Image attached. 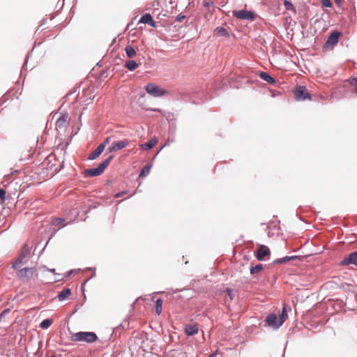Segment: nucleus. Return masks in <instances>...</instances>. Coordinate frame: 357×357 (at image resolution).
Wrapping results in <instances>:
<instances>
[{
    "instance_id": "nucleus-51",
    "label": "nucleus",
    "mask_w": 357,
    "mask_h": 357,
    "mask_svg": "<svg viewBox=\"0 0 357 357\" xmlns=\"http://www.w3.org/2000/svg\"><path fill=\"white\" fill-rule=\"evenodd\" d=\"M156 4L158 5V1H153V6H156Z\"/></svg>"
},
{
    "instance_id": "nucleus-15",
    "label": "nucleus",
    "mask_w": 357,
    "mask_h": 357,
    "mask_svg": "<svg viewBox=\"0 0 357 357\" xmlns=\"http://www.w3.org/2000/svg\"><path fill=\"white\" fill-rule=\"evenodd\" d=\"M184 331L188 336H193L199 331L198 326L197 324L185 325Z\"/></svg>"
},
{
    "instance_id": "nucleus-40",
    "label": "nucleus",
    "mask_w": 357,
    "mask_h": 357,
    "mask_svg": "<svg viewBox=\"0 0 357 357\" xmlns=\"http://www.w3.org/2000/svg\"><path fill=\"white\" fill-rule=\"evenodd\" d=\"M64 219L61 218H54L50 223H63Z\"/></svg>"
},
{
    "instance_id": "nucleus-4",
    "label": "nucleus",
    "mask_w": 357,
    "mask_h": 357,
    "mask_svg": "<svg viewBox=\"0 0 357 357\" xmlns=\"http://www.w3.org/2000/svg\"><path fill=\"white\" fill-rule=\"evenodd\" d=\"M30 250L31 248L29 245L24 243L21 248L19 256L16 259L15 261L12 264L13 269L16 271L19 269L20 265L26 263V260H25V259L29 255Z\"/></svg>"
},
{
    "instance_id": "nucleus-7",
    "label": "nucleus",
    "mask_w": 357,
    "mask_h": 357,
    "mask_svg": "<svg viewBox=\"0 0 357 357\" xmlns=\"http://www.w3.org/2000/svg\"><path fill=\"white\" fill-rule=\"evenodd\" d=\"M294 96L297 101H305L312 99L310 93L307 91L305 86H296Z\"/></svg>"
},
{
    "instance_id": "nucleus-55",
    "label": "nucleus",
    "mask_w": 357,
    "mask_h": 357,
    "mask_svg": "<svg viewBox=\"0 0 357 357\" xmlns=\"http://www.w3.org/2000/svg\"><path fill=\"white\" fill-rule=\"evenodd\" d=\"M45 21H46V20H45V19H43V22L41 23V24H40V25L44 24L45 23Z\"/></svg>"
},
{
    "instance_id": "nucleus-14",
    "label": "nucleus",
    "mask_w": 357,
    "mask_h": 357,
    "mask_svg": "<svg viewBox=\"0 0 357 357\" xmlns=\"http://www.w3.org/2000/svg\"><path fill=\"white\" fill-rule=\"evenodd\" d=\"M158 142V140L156 137H152L146 143L142 144L140 145V148L145 151L151 150L155 146Z\"/></svg>"
},
{
    "instance_id": "nucleus-32",
    "label": "nucleus",
    "mask_w": 357,
    "mask_h": 357,
    "mask_svg": "<svg viewBox=\"0 0 357 357\" xmlns=\"http://www.w3.org/2000/svg\"><path fill=\"white\" fill-rule=\"evenodd\" d=\"M321 6L325 8H331L333 6L331 0H321Z\"/></svg>"
},
{
    "instance_id": "nucleus-39",
    "label": "nucleus",
    "mask_w": 357,
    "mask_h": 357,
    "mask_svg": "<svg viewBox=\"0 0 357 357\" xmlns=\"http://www.w3.org/2000/svg\"><path fill=\"white\" fill-rule=\"evenodd\" d=\"M225 292L227 294V295L230 298L231 300L233 299V290L230 288H227L226 290H225Z\"/></svg>"
},
{
    "instance_id": "nucleus-57",
    "label": "nucleus",
    "mask_w": 357,
    "mask_h": 357,
    "mask_svg": "<svg viewBox=\"0 0 357 357\" xmlns=\"http://www.w3.org/2000/svg\"><path fill=\"white\" fill-rule=\"evenodd\" d=\"M42 222H43L42 221L39 222V221L37 220L34 223L38 224V223H42Z\"/></svg>"
},
{
    "instance_id": "nucleus-54",
    "label": "nucleus",
    "mask_w": 357,
    "mask_h": 357,
    "mask_svg": "<svg viewBox=\"0 0 357 357\" xmlns=\"http://www.w3.org/2000/svg\"><path fill=\"white\" fill-rule=\"evenodd\" d=\"M55 233H56V231H54L52 234H51L50 237V238H49V239H48L49 241H50V239L51 238H52V237L54 236Z\"/></svg>"
},
{
    "instance_id": "nucleus-11",
    "label": "nucleus",
    "mask_w": 357,
    "mask_h": 357,
    "mask_svg": "<svg viewBox=\"0 0 357 357\" xmlns=\"http://www.w3.org/2000/svg\"><path fill=\"white\" fill-rule=\"evenodd\" d=\"M266 325L273 328L275 330L278 329L282 324H280V321L277 317V314L271 312L269 313L266 317Z\"/></svg>"
},
{
    "instance_id": "nucleus-61",
    "label": "nucleus",
    "mask_w": 357,
    "mask_h": 357,
    "mask_svg": "<svg viewBox=\"0 0 357 357\" xmlns=\"http://www.w3.org/2000/svg\"><path fill=\"white\" fill-rule=\"evenodd\" d=\"M50 357H57L56 355H52Z\"/></svg>"
},
{
    "instance_id": "nucleus-33",
    "label": "nucleus",
    "mask_w": 357,
    "mask_h": 357,
    "mask_svg": "<svg viewBox=\"0 0 357 357\" xmlns=\"http://www.w3.org/2000/svg\"><path fill=\"white\" fill-rule=\"evenodd\" d=\"M129 321L128 319H124L123 321L119 324V327L125 330L129 328Z\"/></svg>"
},
{
    "instance_id": "nucleus-3",
    "label": "nucleus",
    "mask_w": 357,
    "mask_h": 357,
    "mask_svg": "<svg viewBox=\"0 0 357 357\" xmlns=\"http://www.w3.org/2000/svg\"><path fill=\"white\" fill-rule=\"evenodd\" d=\"M72 340L76 342L93 343L98 340V336L94 332L79 331L72 335Z\"/></svg>"
},
{
    "instance_id": "nucleus-9",
    "label": "nucleus",
    "mask_w": 357,
    "mask_h": 357,
    "mask_svg": "<svg viewBox=\"0 0 357 357\" xmlns=\"http://www.w3.org/2000/svg\"><path fill=\"white\" fill-rule=\"evenodd\" d=\"M130 144V141L127 139L123 140L113 142L112 144L107 148V153H112L117 151H120Z\"/></svg>"
},
{
    "instance_id": "nucleus-56",
    "label": "nucleus",
    "mask_w": 357,
    "mask_h": 357,
    "mask_svg": "<svg viewBox=\"0 0 357 357\" xmlns=\"http://www.w3.org/2000/svg\"><path fill=\"white\" fill-rule=\"evenodd\" d=\"M303 222H304L305 224H307V223H311L310 222L307 221V220H305V221L303 220Z\"/></svg>"
},
{
    "instance_id": "nucleus-53",
    "label": "nucleus",
    "mask_w": 357,
    "mask_h": 357,
    "mask_svg": "<svg viewBox=\"0 0 357 357\" xmlns=\"http://www.w3.org/2000/svg\"><path fill=\"white\" fill-rule=\"evenodd\" d=\"M68 225H66V224H63V225H61V226L59 228V229L67 226Z\"/></svg>"
},
{
    "instance_id": "nucleus-52",
    "label": "nucleus",
    "mask_w": 357,
    "mask_h": 357,
    "mask_svg": "<svg viewBox=\"0 0 357 357\" xmlns=\"http://www.w3.org/2000/svg\"><path fill=\"white\" fill-rule=\"evenodd\" d=\"M112 183V181L109 180V181H107V183H106V184L109 185H110Z\"/></svg>"
},
{
    "instance_id": "nucleus-48",
    "label": "nucleus",
    "mask_w": 357,
    "mask_h": 357,
    "mask_svg": "<svg viewBox=\"0 0 357 357\" xmlns=\"http://www.w3.org/2000/svg\"><path fill=\"white\" fill-rule=\"evenodd\" d=\"M268 225V227H268V228H270V227H269V226H270L271 225ZM273 225V227H274V229H276V227H278V229H280V225Z\"/></svg>"
},
{
    "instance_id": "nucleus-23",
    "label": "nucleus",
    "mask_w": 357,
    "mask_h": 357,
    "mask_svg": "<svg viewBox=\"0 0 357 357\" xmlns=\"http://www.w3.org/2000/svg\"><path fill=\"white\" fill-rule=\"evenodd\" d=\"M87 269H88V270H93V273H92V275H91V276L90 278H87V279L84 280L82 282V284H81V287H80V288H81V290H82V294H83V295H84V299H86V295H85V293H84V291H85V290H84V286H85V285H86V284L89 281V280H90L91 278H93V277H95V276H96V269H95V268H91V267H90V268H88Z\"/></svg>"
},
{
    "instance_id": "nucleus-17",
    "label": "nucleus",
    "mask_w": 357,
    "mask_h": 357,
    "mask_svg": "<svg viewBox=\"0 0 357 357\" xmlns=\"http://www.w3.org/2000/svg\"><path fill=\"white\" fill-rule=\"evenodd\" d=\"M68 117V114L67 112L61 113L56 121V127L59 128H64L65 123L66 122Z\"/></svg>"
},
{
    "instance_id": "nucleus-16",
    "label": "nucleus",
    "mask_w": 357,
    "mask_h": 357,
    "mask_svg": "<svg viewBox=\"0 0 357 357\" xmlns=\"http://www.w3.org/2000/svg\"><path fill=\"white\" fill-rule=\"evenodd\" d=\"M259 77L268 82L270 84H275L276 80L274 77H273L268 73L264 71H259Z\"/></svg>"
},
{
    "instance_id": "nucleus-5",
    "label": "nucleus",
    "mask_w": 357,
    "mask_h": 357,
    "mask_svg": "<svg viewBox=\"0 0 357 357\" xmlns=\"http://www.w3.org/2000/svg\"><path fill=\"white\" fill-rule=\"evenodd\" d=\"M233 16L238 20L253 22L257 19V15L254 10L247 9L233 10Z\"/></svg>"
},
{
    "instance_id": "nucleus-25",
    "label": "nucleus",
    "mask_w": 357,
    "mask_h": 357,
    "mask_svg": "<svg viewBox=\"0 0 357 357\" xmlns=\"http://www.w3.org/2000/svg\"><path fill=\"white\" fill-rule=\"evenodd\" d=\"M162 309V300L160 298H157L155 301V312L156 314L160 315Z\"/></svg>"
},
{
    "instance_id": "nucleus-10",
    "label": "nucleus",
    "mask_w": 357,
    "mask_h": 357,
    "mask_svg": "<svg viewBox=\"0 0 357 357\" xmlns=\"http://www.w3.org/2000/svg\"><path fill=\"white\" fill-rule=\"evenodd\" d=\"M339 265L340 266L354 265L357 267V250L349 253L347 257L340 261Z\"/></svg>"
},
{
    "instance_id": "nucleus-34",
    "label": "nucleus",
    "mask_w": 357,
    "mask_h": 357,
    "mask_svg": "<svg viewBox=\"0 0 357 357\" xmlns=\"http://www.w3.org/2000/svg\"><path fill=\"white\" fill-rule=\"evenodd\" d=\"M186 18V15H183V13H180L178 15H176L175 18V21L176 22H181L183 20Z\"/></svg>"
},
{
    "instance_id": "nucleus-29",
    "label": "nucleus",
    "mask_w": 357,
    "mask_h": 357,
    "mask_svg": "<svg viewBox=\"0 0 357 357\" xmlns=\"http://www.w3.org/2000/svg\"><path fill=\"white\" fill-rule=\"evenodd\" d=\"M52 324V320L50 318H47V319H43L40 322V327L42 329H47L51 326Z\"/></svg>"
},
{
    "instance_id": "nucleus-28",
    "label": "nucleus",
    "mask_w": 357,
    "mask_h": 357,
    "mask_svg": "<svg viewBox=\"0 0 357 357\" xmlns=\"http://www.w3.org/2000/svg\"><path fill=\"white\" fill-rule=\"evenodd\" d=\"M283 3L286 10H291L294 13H296V10L290 0H284Z\"/></svg>"
},
{
    "instance_id": "nucleus-30",
    "label": "nucleus",
    "mask_w": 357,
    "mask_h": 357,
    "mask_svg": "<svg viewBox=\"0 0 357 357\" xmlns=\"http://www.w3.org/2000/svg\"><path fill=\"white\" fill-rule=\"evenodd\" d=\"M289 261L288 256H285L281 258H278L273 261V264H282Z\"/></svg>"
},
{
    "instance_id": "nucleus-49",
    "label": "nucleus",
    "mask_w": 357,
    "mask_h": 357,
    "mask_svg": "<svg viewBox=\"0 0 357 357\" xmlns=\"http://www.w3.org/2000/svg\"><path fill=\"white\" fill-rule=\"evenodd\" d=\"M47 270L54 274L56 273V270L54 268H48Z\"/></svg>"
},
{
    "instance_id": "nucleus-31",
    "label": "nucleus",
    "mask_w": 357,
    "mask_h": 357,
    "mask_svg": "<svg viewBox=\"0 0 357 357\" xmlns=\"http://www.w3.org/2000/svg\"><path fill=\"white\" fill-rule=\"evenodd\" d=\"M6 198V191L3 188H0V203L5 202Z\"/></svg>"
},
{
    "instance_id": "nucleus-20",
    "label": "nucleus",
    "mask_w": 357,
    "mask_h": 357,
    "mask_svg": "<svg viewBox=\"0 0 357 357\" xmlns=\"http://www.w3.org/2000/svg\"><path fill=\"white\" fill-rule=\"evenodd\" d=\"M124 66L128 70L133 71L138 68L139 63H137L135 60L130 59L126 61Z\"/></svg>"
},
{
    "instance_id": "nucleus-13",
    "label": "nucleus",
    "mask_w": 357,
    "mask_h": 357,
    "mask_svg": "<svg viewBox=\"0 0 357 357\" xmlns=\"http://www.w3.org/2000/svg\"><path fill=\"white\" fill-rule=\"evenodd\" d=\"M139 23L148 24L153 28L156 27V22L153 20V17L150 13H145L142 15L139 20Z\"/></svg>"
},
{
    "instance_id": "nucleus-58",
    "label": "nucleus",
    "mask_w": 357,
    "mask_h": 357,
    "mask_svg": "<svg viewBox=\"0 0 357 357\" xmlns=\"http://www.w3.org/2000/svg\"><path fill=\"white\" fill-rule=\"evenodd\" d=\"M268 223L271 224V223H275V222L274 221H269Z\"/></svg>"
},
{
    "instance_id": "nucleus-59",
    "label": "nucleus",
    "mask_w": 357,
    "mask_h": 357,
    "mask_svg": "<svg viewBox=\"0 0 357 357\" xmlns=\"http://www.w3.org/2000/svg\"><path fill=\"white\" fill-rule=\"evenodd\" d=\"M312 226H313V228H315V229H318V228H317V227H315V225H312Z\"/></svg>"
},
{
    "instance_id": "nucleus-43",
    "label": "nucleus",
    "mask_w": 357,
    "mask_h": 357,
    "mask_svg": "<svg viewBox=\"0 0 357 357\" xmlns=\"http://www.w3.org/2000/svg\"><path fill=\"white\" fill-rule=\"evenodd\" d=\"M7 100H8V98L6 97V95L2 96L0 98V106L2 105L3 104H4Z\"/></svg>"
},
{
    "instance_id": "nucleus-38",
    "label": "nucleus",
    "mask_w": 357,
    "mask_h": 357,
    "mask_svg": "<svg viewBox=\"0 0 357 357\" xmlns=\"http://www.w3.org/2000/svg\"><path fill=\"white\" fill-rule=\"evenodd\" d=\"M10 310L9 308H6L5 310H3L0 314V319H1L3 317L7 315L10 312Z\"/></svg>"
},
{
    "instance_id": "nucleus-21",
    "label": "nucleus",
    "mask_w": 357,
    "mask_h": 357,
    "mask_svg": "<svg viewBox=\"0 0 357 357\" xmlns=\"http://www.w3.org/2000/svg\"><path fill=\"white\" fill-rule=\"evenodd\" d=\"M152 167L151 163H148L146 165H144L140 170L139 176L141 178H144L147 176L150 172V170Z\"/></svg>"
},
{
    "instance_id": "nucleus-44",
    "label": "nucleus",
    "mask_w": 357,
    "mask_h": 357,
    "mask_svg": "<svg viewBox=\"0 0 357 357\" xmlns=\"http://www.w3.org/2000/svg\"><path fill=\"white\" fill-rule=\"evenodd\" d=\"M98 149H100V151H101V153L103 152V151L105 150V146H104V144L102 143H100L98 146Z\"/></svg>"
},
{
    "instance_id": "nucleus-42",
    "label": "nucleus",
    "mask_w": 357,
    "mask_h": 357,
    "mask_svg": "<svg viewBox=\"0 0 357 357\" xmlns=\"http://www.w3.org/2000/svg\"><path fill=\"white\" fill-rule=\"evenodd\" d=\"M33 52V49L31 50V51L30 52H28L27 55L26 56V58H25V61H24V65L22 66V69L24 68L25 66L26 65V63H27V61H28V59H29V55L31 54V53Z\"/></svg>"
},
{
    "instance_id": "nucleus-6",
    "label": "nucleus",
    "mask_w": 357,
    "mask_h": 357,
    "mask_svg": "<svg viewBox=\"0 0 357 357\" xmlns=\"http://www.w3.org/2000/svg\"><path fill=\"white\" fill-rule=\"evenodd\" d=\"M145 91L153 97H161L167 93V91L153 83H149L145 86Z\"/></svg>"
},
{
    "instance_id": "nucleus-19",
    "label": "nucleus",
    "mask_w": 357,
    "mask_h": 357,
    "mask_svg": "<svg viewBox=\"0 0 357 357\" xmlns=\"http://www.w3.org/2000/svg\"><path fill=\"white\" fill-rule=\"evenodd\" d=\"M71 294V290L69 288H65L59 292L57 298L59 301L66 300Z\"/></svg>"
},
{
    "instance_id": "nucleus-27",
    "label": "nucleus",
    "mask_w": 357,
    "mask_h": 357,
    "mask_svg": "<svg viewBox=\"0 0 357 357\" xmlns=\"http://www.w3.org/2000/svg\"><path fill=\"white\" fill-rule=\"evenodd\" d=\"M101 151L97 147L93 152L89 154L87 158L88 160H93L98 158L101 155Z\"/></svg>"
},
{
    "instance_id": "nucleus-18",
    "label": "nucleus",
    "mask_w": 357,
    "mask_h": 357,
    "mask_svg": "<svg viewBox=\"0 0 357 357\" xmlns=\"http://www.w3.org/2000/svg\"><path fill=\"white\" fill-rule=\"evenodd\" d=\"M214 34L217 37H225V38H229V31L222 26H218L214 29Z\"/></svg>"
},
{
    "instance_id": "nucleus-1",
    "label": "nucleus",
    "mask_w": 357,
    "mask_h": 357,
    "mask_svg": "<svg viewBox=\"0 0 357 357\" xmlns=\"http://www.w3.org/2000/svg\"><path fill=\"white\" fill-rule=\"evenodd\" d=\"M114 158V155H109L107 158L104 160L101 163H100L98 167L94 168L86 169L82 172L85 178H92L96 177L101 175L103 172L108 167L112 160Z\"/></svg>"
},
{
    "instance_id": "nucleus-50",
    "label": "nucleus",
    "mask_w": 357,
    "mask_h": 357,
    "mask_svg": "<svg viewBox=\"0 0 357 357\" xmlns=\"http://www.w3.org/2000/svg\"><path fill=\"white\" fill-rule=\"evenodd\" d=\"M75 271V270L72 269L70 270V271L68 272L67 273V276H70L73 272Z\"/></svg>"
},
{
    "instance_id": "nucleus-8",
    "label": "nucleus",
    "mask_w": 357,
    "mask_h": 357,
    "mask_svg": "<svg viewBox=\"0 0 357 357\" xmlns=\"http://www.w3.org/2000/svg\"><path fill=\"white\" fill-rule=\"evenodd\" d=\"M36 271V268H24L22 269H17L16 273L17 278L23 282H29L33 277V273Z\"/></svg>"
},
{
    "instance_id": "nucleus-36",
    "label": "nucleus",
    "mask_w": 357,
    "mask_h": 357,
    "mask_svg": "<svg viewBox=\"0 0 357 357\" xmlns=\"http://www.w3.org/2000/svg\"><path fill=\"white\" fill-rule=\"evenodd\" d=\"M203 6L205 8H208L214 4L213 1L211 0H204L202 2Z\"/></svg>"
},
{
    "instance_id": "nucleus-22",
    "label": "nucleus",
    "mask_w": 357,
    "mask_h": 357,
    "mask_svg": "<svg viewBox=\"0 0 357 357\" xmlns=\"http://www.w3.org/2000/svg\"><path fill=\"white\" fill-rule=\"evenodd\" d=\"M264 268V265L262 264H257L256 265H253L251 264V266L250 267V273L251 275H255L258 273H259Z\"/></svg>"
},
{
    "instance_id": "nucleus-41",
    "label": "nucleus",
    "mask_w": 357,
    "mask_h": 357,
    "mask_svg": "<svg viewBox=\"0 0 357 357\" xmlns=\"http://www.w3.org/2000/svg\"><path fill=\"white\" fill-rule=\"evenodd\" d=\"M169 130V132L172 133L173 135H175V132H176V126L175 125L170 126Z\"/></svg>"
},
{
    "instance_id": "nucleus-24",
    "label": "nucleus",
    "mask_w": 357,
    "mask_h": 357,
    "mask_svg": "<svg viewBox=\"0 0 357 357\" xmlns=\"http://www.w3.org/2000/svg\"><path fill=\"white\" fill-rule=\"evenodd\" d=\"M126 56L131 59L136 55V50L132 45H127L125 48Z\"/></svg>"
},
{
    "instance_id": "nucleus-2",
    "label": "nucleus",
    "mask_w": 357,
    "mask_h": 357,
    "mask_svg": "<svg viewBox=\"0 0 357 357\" xmlns=\"http://www.w3.org/2000/svg\"><path fill=\"white\" fill-rule=\"evenodd\" d=\"M342 36V32L337 30L332 31L329 33L326 42L322 47L323 51L326 52L333 50L334 47L337 45L340 38Z\"/></svg>"
},
{
    "instance_id": "nucleus-37",
    "label": "nucleus",
    "mask_w": 357,
    "mask_h": 357,
    "mask_svg": "<svg viewBox=\"0 0 357 357\" xmlns=\"http://www.w3.org/2000/svg\"><path fill=\"white\" fill-rule=\"evenodd\" d=\"M288 258H289V261H292V260H299L300 261L301 259V256L291 255V256H288Z\"/></svg>"
},
{
    "instance_id": "nucleus-35",
    "label": "nucleus",
    "mask_w": 357,
    "mask_h": 357,
    "mask_svg": "<svg viewBox=\"0 0 357 357\" xmlns=\"http://www.w3.org/2000/svg\"><path fill=\"white\" fill-rule=\"evenodd\" d=\"M351 85L355 86V92L357 93V77H352L349 79Z\"/></svg>"
},
{
    "instance_id": "nucleus-12",
    "label": "nucleus",
    "mask_w": 357,
    "mask_h": 357,
    "mask_svg": "<svg viewBox=\"0 0 357 357\" xmlns=\"http://www.w3.org/2000/svg\"><path fill=\"white\" fill-rule=\"evenodd\" d=\"M255 255L258 261H264L266 256H271V250L268 246L261 245L255 252Z\"/></svg>"
},
{
    "instance_id": "nucleus-45",
    "label": "nucleus",
    "mask_w": 357,
    "mask_h": 357,
    "mask_svg": "<svg viewBox=\"0 0 357 357\" xmlns=\"http://www.w3.org/2000/svg\"><path fill=\"white\" fill-rule=\"evenodd\" d=\"M109 141H110V137H107L105 139V140L102 143L104 144V146H106V145L109 144Z\"/></svg>"
},
{
    "instance_id": "nucleus-26",
    "label": "nucleus",
    "mask_w": 357,
    "mask_h": 357,
    "mask_svg": "<svg viewBox=\"0 0 357 357\" xmlns=\"http://www.w3.org/2000/svg\"><path fill=\"white\" fill-rule=\"evenodd\" d=\"M287 317H288L287 311L286 310L285 306H284L282 310L281 313L279 315V318H278V319L280 321V324L282 325Z\"/></svg>"
},
{
    "instance_id": "nucleus-47",
    "label": "nucleus",
    "mask_w": 357,
    "mask_h": 357,
    "mask_svg": "<svg viewBox=\"0 0 357 357\" xmlns=\"http://www.w3.org/2000/svg\"><path fill=\"white\" fill-rule=\"evenodd\" d=\"M337 6H340L343 0H334Z\"/></svg>"
},
{
    "instance_id": "nucleus-60",
    "label": "nucleus",
    "mask_w": 357,
    "mask_h": 357,
    "mask_svg": "<svg viewBox=\"0 0 357 357\" xmlns=\"http://www.w3.org/2000/svg\"><path fill=\"white\" fill-rule=\"evenodd\" d=\"M48 242H49V240L47 241V243H46L45 245H44V248H46V245H47V244L48 243Z\"/></svg>"
},
{
    "instance_id": "nucleus-46",
    "label": "nucleus",
    "mask_w": 357,
    "mask_h": 357,
    "mask_svg": "<svg viewBox=\"0 0 357 357\" xmlns=\"http://www.w3.org/2000/svg\"><path fill=\"white\" fill-rule=\"evenodd\" d=\"M126 192H127L126 191H123V192H117L115 195V197L119 198V197H121L122 195L126 194Z\"/></svg>"
}]
</instances>
